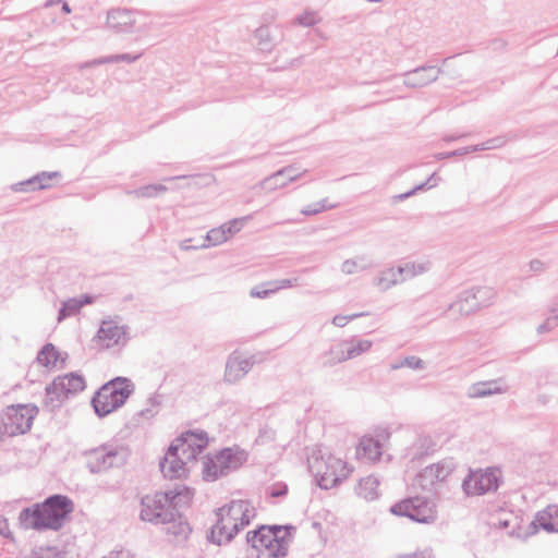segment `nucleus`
<instances>
[{
	"mask_svg": "<svg viewBox=\"0 0 558 558\" xmlns=\"http://www.w3.org/2000/svg\"><path fill=\"white\" fill-rule=\"evenodd\" d=\"M435 177H436V173H433L425 182L414 186L413 189H411L410 191H408L405 193L395 195L392 197L393 203L404 201V199L409 198L410 196L414 195L417 191L432 187L433 185L429 183L433 179H435Z\"/></svg>",
	"mask_w": 558,
	"mask_h": 558,
	"instance_id": "nucleus-40",
	"label": "nucleus"
},
{
	"mask_svg": "<svg viewBox=\"0 0 558 558\" xmlns=\"http://www.w3.org/2000/svg\"><path fill=\"white\" fill-rule=\"evenodd\" d=\"M94 301L95 296L92 294L86 293L81 295V298L78 299L80 308H82L84 305L94 303Z\"/></svg>",
	"mask_w": 558,
	"mask_h": 558,
	"instance_id": "nucleus-62",
	"label": "nucleus"
},
{
	"mask_svg": "<svg viewBox=\"0 0 558 558\" xmlns=\"http://www.w3.org/2000/svg\"><path fill=\"white\" fill-rule=\"evenodd\" d=\"M135 386L128 377L117 376L101 385L90 399V405L99 418H104L125 404Z\"/></svg>",
	"mask_w": 558,
	"mask_h": 558,
	"instance_id": "nucleus-4",
	"label": "nucleus"
},
{
	"mask_svg": "<svg viewBox=\"0 0 558 558\" xmlns=\"http://www.w3.org/2000/svg\"><path fill=\"white\" fill-rule=\"evenodd\" d=\"M288 485L283 482H277L271 486V497H284L288 494Z\"/></svg>",
	"mask_w": 558,
	"mask_h": 558,
	"instance_id": "nucleus-53",
	"label": "nucleus"
},
{
	"mask_svg": "<svg viewBox=\"0 0 558 558\" xmlns=\"http://www.w3.org/2000/svg\"><path fill=\"white\" fill-rule=\"evenodd\" d=\"M296 527L292 524H259L246 533V544L256 550V558H284Z\"/></svg>",
	"mask_w": 558,
	"mask_h": 558,
	"instance_id": "nucleus-3",
	"label": "nucleus"
},
{
	"mask_svg": "<svg viewBox=\"0 0 558 558\" xmlns=\"http://www.w3.org/2000/svg\"><path fill=\"white\" fill-rule=\"evenodd\" d=\"M177 446V453L186 466L189 461L204 451L208 445V435L205 430H186L178 436L170 446Z\"/></svg>",
	"mask_w": 558,
	"mask_h": 558,
	"instance_id": "nucleus-12",
	"label": "nucleus"
},
{
	"mask_svg": "<svg viewBox=\"0 0 558 558\" xmlns=\"http://www.w3.org/2000/svg\"><path fill=\"white\" fill-rule=\"evenodd\" d=\"M215 453L216 461L219 463L220 474H222V476H227L239 470L248 458V453L239 446L225 447Z\"/></svg>",
	"mask_w": 558,
	"mask_h": 558,
	"instance_id": "nucleus-14",
	"label": "nucleus"
},
{
	"mask_svg": "<svg viewBox=\"0 0 558 558\" xmlns=\"http://www.w3.org/2000/svg\"><path fill=\"white\" fill-rule=\"evenodd\" d=\"M37 175L39 177V180H41V179L51 180L54 178H61V172H59V171H52V172L43 171L41 173H38Z\"/></svg>",
	"mask_w": 558,
	"mask_h": 558,
	"instance_id": "nucleus-63",
	"label": "nucleus"
},
{
	"mask_svg": "<svg viewBox=\"0 0 558 558\" xmlns=\"http://www.w3.org/2000/svg\"><path fill=\"white\" fill-rule=\"evenodd\" d=\"M168 187L163 184H148L141 187H137L133 191L128 192L138 198H150L155 197L160 193H165Z\"/></svg>",
	"mask_w": 558,
	"mask_h": 558,
	"instance_id": "nucleus-35",
	"label": "nucleus"
},
{
	"mask_svg": "<svg viewBox=\"0 0 558 558\" xmlns=\"http://www.w3.org/2000/svg\"><path fill=\"white\" fill-rule=\"evenodd\" d=\"M511 137L508 135H498L486 141V144L490 149H496L505 146Z\"/></svg>",
	"mask_w": 558,
	"mask_h": 558,
	"instance_id": "nucleus-49",
	"label": "nucleus"
},
{
	"mask_svg": "<svg viewBox=\"0 0 558 558\" xmlns=\"http://www.w3.org/2000/svg\"><path fill=\"white\" fill-rule=\"evenodd\" d=\"M126 333L128 326H119L113 320H102L97 331V338L106 342L107 348H111L121 343L125 344L128 341L125 338Z\"/></svg>",
	"mask_w": 558,
	"mask_h": 558,
	"instance_id": "nucleus-18",
	"label": "nucleus"
},
{
	"mask_svg": "<svg viewBox=\"0 0 558 558\" xmlns=\"http://www.w3.org/2000/svg\"><path fill=\"white\" fill-rule=\"evenodd\" d=\"M493 296L494 291L488 287H474L464 290L460 292L456 301L449 305L448 312L454 317L469 316L482 307L489 306Z\"/></svg>",
	"mask_w": 558,
	"mask_h": 558,
	"instance_id": "nucleus-9",
	"label": "nucleus"
},
{
	"mask_svg": "<svg viewBox=\"0 0 558 558\" xmlns=\"http://www.w3.org/2000/svg\"><path fill=\"white\" fill-rule=\"evenodd\" d=\"M466 154H468L466 147H461V148H457L451 151L438 153L435 155V157L438 160H442V159H447V158H451V157L464 156Z\"/></svg>",
	"mask_w": 558,
	"mask_h": 558,
	"instance_id": "nucleus-51",
	"label": "nucleus"
},
{
	"mask_svg": "<svg viewBox=\"0 0 558 558\" xmlns=\"http://www.w3.org/2000/svg\"><path fill=\"white\" fill-rule=\"evenodd\" d=\"M106 25L117 34H132L141 32V28L136 27L135 12L125 8L109 10L107 13Z\"/></svg>",
	"mask_w": 558,
	"mask_h": 558,
	"instance_id": "nucleus-13",
	"label": "nucleus"
},
{
	"mask_svg": "<svg viewBox=\"0 0 558 558\" xmlns=\"http://www.w3.org/2000/svg\"><path fill=\"white\" fill-rule=\"evenodd\" d=\"M143 53L132 54V53H119V62L133 63L137 61Z\"/></svg>",
	"mask_w": 558,
	"mask_h": 558,
	"instance_id": "nucleus-58",
	"label": "nucleus"
},
{
	"mask_svg": "<svg viewBox=\"0 0 558 558\" xmlns=\"http://www.w3.org/2000/svg\"><path fill=\"white\" fill-rule=\"evenodd\" d=\"M367 315V313H354L352 315L343 316V315H336L332 318V324L337 327H343L348 324L349 320H353L357 317H362Z\"/></svg>",
	"mask_w": 558,
	"mask_h": 558,
	"instance_id": "nucleus-48",
	"label": "nucleus"
},
{
	"mask_svg": "<svg viewBox=\"0 0 558 558\" xmlns=\"http://www.w3.org/2000/svg\"><path fill=\"white\" fill-rule=\"evenodd\" d=\"M177 446H169L165 457L159 462L160 471L163 477L169 480L186 478L189 474L187 468L177 453Z\"/></svg>",
	"mask_w": 558,
	"mask_h": 558,
	"instance_id": "nucleus-16",
	"label": "nucleus"
},
{
	"mask_svg": "<svg viewBox=\"0 0 558 558\" xmlns=\"http://www.w3.org/2000/svg\"><path fill=\"white\" fill-rule=\"evenodd\" d=\"M275 438H276V430L269 426H264V427L259 428L256 441L259 444H266V442L275 440Z\"/></svg>",
	"mask_w": 558,
	"mask_h": 558,
	"instance_id": "nucleus-47",
	"label": "nucleus"
},
{
	"mask_svg": "<svg viewBox=\"0 0 558 558\" xmlns=\"http://www.w3.org/2000/svg\"><path fill=\"white\" fill-rule=\"evenodd\" d=\"M246 506H251L248 500H232L230 504L218 508L216 514H223L229 521H238Z\"/></svg>",
	"mask_w": 558,
	"mask_h": 558,
	"instance_id": "nucleus-27",
	"label": "nucleus"
},
{
	"mask_svg": "<svg viewBox=\"0 0 558 558\" xmlns=\"http://www.w3.org/2000/svg\"><path fill=\"white\" fill-rule=\"evenodd\" d=\"M403 366H407L412 369H424L425 362L417 356L411 355L405 356L400 363L392 365V368L397 369Z\"/></svg>",
	"mask_w": 558,
	"mask_h": 558,
	"instance_id": "nucleus-42",
	"label": "nucleus"
},
{
	"mask_svg": "<svg viewBox=\"0 0 558 558\" xmlns=\"http://www.w3.org/2000/svg\"><path fill=\"white\" fill-rule=\"evenodd\" d=\"M217 521L216 523L210 527V530L207 533V541L215 544V545H222L223 543V536H227V533L229 532L228 526L223 523L225 515L223 514H216Z\"/></svg>",
	"mask_w": 558,
	"mask_h": 558,
	"instance_id": "nucleus-28",
	"label": "nucleus"
},
{
	"mask_svg": "<svg viewBox=\"0 0 558 558\" xmlns=\"http://www.w3.org/2000/svg\"><path fill=\"white\" fill-rule=\"evenodd\" d=\"M356 263L352 259H347L342 263L341 270L344 274L351 275L356 271Z\"/></svg>",
	"mask_w": 558,
	"mask_h": 558,
	"instance_id": "nucleus-57",
	"label": "nucleus"
},
{
	"mask_svg": "<svg viewBox=\"0 0 558 558\" xmlns=\"http://www.w3.org/2000/svg\"><path fill=\"white\" fill-rule=\"evenodd\" d=\"M319 19L314 12H305L295 17V23L301 26L311 27L318 23Z\"/></svg>",
	"mask_w": 558,
	"mask_h": 558,
	"instance_id": "nucleus-45",
	"label": "nucleus"
},
{
	"mask_svg": "<svg viewBox=\"0 0 558 558\" xmlns=\"http://www.w3.org/2000/svg\"><path fill=\"white\" fill-rule=\"evenodd\" d=\"M255 38L258 40V44L262 46V49H269L270 45V32L267 26L258 27L254 33Z\"/></svg>",
	"mask_w": 558,
	"mask_h": 558,
	"instance_id": "nucleus-44",
	"label": "nucleus"
},
{
	"mask_svg": "<svg viewBox=\"0 0 558 558\" xmlns=\"http://www.w3.org/2000/svg\"><path fill=\"white\" fill-rule=\"evenodd\" d=\"M252 359H241L239 352L233 351L227 360L225 369V381L234 384L243 378L253 367Z\"/></svg>",
	"mask_w": 558,
	"mask_h": 558,
	"instance_id": "nucleus-17",
	"label": "nucleus"
},
{
	"mask_svg": "<svg viewBox=\"0 0 558 558\" xmlns=\"http://www.w3.org/2000/svg\"><path fill=\"white\" fill-rule=\"evenodd\" d=\"M193 498V490L186 485H175L173 489L156 492L141 498L142 521L153 524H166L179 515L182 507H187Z\"/></svg>",
	"mask_w": 558,
	"mask_h": 558,
	"instance_id": "nucleus-2",
	"label": "nucleus"
},
{
	"mask_svg": "<svg viewBox=\"0 0 558 558\" xmlns=\"http://www.w3.org/2000/svg\"><path fill=\"white\" fill-rule=\"evenodd\" d=\"M344 344L341 342L331 345V348L319 356L322 367H332L341 362L349 360L345 354Z\"/></svg>",
	"mask_w": 558,
	"mask_h": 558,
	"instance_id": "nucleus-22",
	"label": "nucleus"
},
{
	"mask_svg": "<svg viewBox=\"0 0 558 558\" xmlns=\"http://www.w3.org/2000/svg\"><path fill=\"white\" fill-rule=\"evenodd\" d=\"M168 524L169 526L167 527V533L173 536V542L177 544L184 543L192 533V527L186 517L180 511L179 515Z\"/></svg>",
	"mask_w": 558,
	"mask_h": 558,
	"instance_id": "nucleus-20",
	"label": "nucleus"
},
{
	"mask_svg": "<svg viewBox=\"0 0 558 558\" xmlns=\"http://www.w3.org/2000/svg\"><path fill=\"white\" fill-rule=\"evenodd\" d=\"M395 271L398 275L400 283L412 279L416 275L423 274L426 270V267L423 264H414V263H404L403 265H398L395 267Z\"/></svg>",
	"mask_w": 558,
	"mask_h": 558,
	"instance_id": "nucleus-29",
	"label": "nucleus"
},
{
	"mask_svg": "<svg viewBox=\"0 0 558 558\" xmlns=\"http://www.w3.org/2000/svg\"><path fill=\"white\" fill-rule=\"evenodd\" d=\"M228 240L226 225L218 228H213L206 234L205 242L198 247L217 246Z\"/></svg>",
	"mask_w": 558,
	"mask_h": 558,
	"instance_id": "nucleus-33",
	"label": "nucleus"
},
{
	"mask_svg": "<svg viewBox=\"0 0 558 558\" xmlns=\"http://www.w3.org/2000/svg\"><path fill=\"white\" fill-rule=\"evenodd\" d=\"M537 522L542 530L548 533H558V522L553 520L550 512H538Z\"/></svg>",
	"mask_w": 558,
	"mask_h": 558,
	"instance_id": "nucleus-38",
	"label": "nucleus"
},
{
	"mask_svg": "<svg viewBox=\"0 0 558 558\" xmlns=\"http://www.w3.org/2000/svg\"><path fill=\"white\" fill-rule=\"evenodd\" d=\"M398 558H432V556L426 555L425 553H413V554L398 555Z\"/></svg>",
	"mask_w": 558,
	"mask_h": 558,
	"instance_id": "nucleus-64",
	"label": "nucleus"
},
{
	"mask_svg": "<svg viewBox=\"0 0 558 558\" xmlns=\"http://www.w3.org/2000/svg\"><path fill=\"white\" fill-rule=\"evenodd\" d=\"M501 392L502 388L498 385V380H488L471 385L468 396L470 398H485Z\"/></svg>",
	"mask_w": 558,
	"mask_h": 558,
	"instance_id": "nucleus-24",
	"label": "nucleus"
},
{
	"mask_svg": "<svg viewBox=\"0 0 558 558\" xmlns=\"http://www.w3.org/2000/svg\"><path fill=\"white\" fill-rule=\"evenodd\" d=\"M379 481L373 475L361 478L355 487L357 496L366 500H375L378 497Z\"/></svg>",
	"mask_w": 558,
	"mask_h": 558,
	"instance_id": "nucleus-25",
	"label": "nucleus"
},
{
	"mask_svg": "<svg viewBox=\"0 0 558 558\" xmlns=\"http://www.w3.org/2000/svg\"><path fill=\"white\" fill-rule=\"evenodd\" d=\"M85 388V378L76 372L57 376L51 384L45 388V407L49 408L50 411H54L60 408L70 396L82 392Z\"/></svg>",
	"mask_w": 558,
	"mask_h": 558,
	"instance_id": "nucleus-6",
	"label": "nucleus"
},
{
	"mask_svg": "<svg viewBox=\"0 0 558 558\" xmlns=\"http://www.w3.org/2000/svg\"><path fill=\"white\" fill-rule=\"evenodd\" d=\"M202 475L203 480L206 482H215L223 477L222 474H220L219 463L216 461V453H208L203 458Z\"/></svg>",
	"mask_w": 558,
	"mask_h": 558,
	"instance_id": "nucleus-26",
	"label": "nucleus"
},
{
	"mask_svg": "<svg viewBox=\"0 0 558 558\" xmlns=\"http://www.w3.org/2000/svg\"><path fill=\"white\" fill-rule=\"evenodd\" d=\"M243 529H244V526L240 525V522L233 521L232 527L227 533L225 543L226 544L230 543Z\"/></svg>",
	"mask_w": 558,
	"mask_h": 558,
	"instance_id": "nucleus-54",
	"label": "nucleus"
},
{
	"mask_svg": "<svg viewBox=\"0 0 558 558\" xmlns=\"http://www.w3.org/2000/svg\"><path fill=\"white\" fill-rule=\"evenodd\" d=\"M395 269V267H391L384 270L380 277L376 280V286L380 290L386 291L392 286L400 283L398 275L396 274Z\"/></svg>",
	"mask_w": 558,
	"mask_h": 558,
	"instance_id": "nucleus-37",
	"label": "nucleus"
},
{
	"mask_svg": "<svg viewBox=\"0 0 558 558\" xmlns=\"http://www.w3.org/2000/svg\"><path fill=\"white\" fill-rule=\"evenodd\" d=\"M418 448L413 454V459H420L424 456L429 454V452L434 451L435 442L428 436L420 437L418 439Z\"/></svg>",
	"mask_w": 558,
	"mask_h": 558,
	"instance_id": "nucleus-39",
	"label": "nucleus"
},
{
	"mask_svg": "<svg viewBox=\"0 0 558 558\" xmlns=\"http://www.w3.org/2000/svg\"><path fill=\"white\" fill-rule=\"evenodd\" d=\"M35 556V558H63L53 547L40 548Z\"/></svg>",
	"mask_w": 558,
	"mask_h": 558,
	"instance_id": "nucleus-52",
	"label": "nucleus"
},
{
	"mask_svg": "<svg viewBox=\"0 0 558 558\" xmlns=\"http://www.w3.org/2000/svg\"><path fill=\"white\" fill-rule=\"evenodd\" d=\"M84 456L86 457V468L93 474L122 466L128 458L126 450L123 447L108 445L86 450Z\"/></svg>",
	"mask_w": 558,
	"mask_h": 558,
	"instance_id": "nucleus-10",
	"label": "nucleus"
},
{
	"mask_svg": "<svg viewBox=\"0 0 558 558\" xmlns=\"http://www.w3.org/2000/svg\"><path fill=\"white\" fill-rule=\"evenodd\" d=\"M38 411L35 404H12L7 407L1 416L0 432L2 436L14 437L31 430Z\"/></svg>",
	"mask_w": 558,
	"mask_h": 558,
	"instance_id": "nucleus-7",
	"label": "nucleus"
},
{
	"mask_svg": "<svg viewBox=\"0 0 558 558\" xmlns=\"http://www.w3.org/2000/svg\"><path fill=\"white\" fill-rule=\"evenodd\" d=\"M278 288H274V286H268V282L262 283L251 289L250 295L252 298L266 299L270 294L276 293Z\"/></svg>",
	"mask_w": 558,
	"mask_h": 558,
	"instance_id": "nucleus-41",
	"label": "nucleus"
},
{
	"mask_svg": "<svg viewBox=\"0 0 558 558\" xmlns=\"http://www.w3.org/2000/svg\"><path fill=\"white\" fill-rule=\"evenodd\" d=\"M300 174L292 166L284 167L263 180L262 186L265 190L284 187L289 182L296 180Z\"/></svg>",
	"mask_w": 558,
	"mask_h": 558,
	"instance_id": "nucleus-19",
	"label": "nucleus"
},
{
	"mask_svg": "<svg viewBox=\"0 0 558 558\" xmlns=\"http://www.w3.org/2000/svg\"><path fill=\"white\" fill-rule=\"evenodd\" d=\"M356 451L359 456L376 461L379 460L383 454V444L379 439L364 436L360 440Z\"/></svg>",
	"mask_w": 558,
	"mask_h": 558,
	"instance_id": "nucleus-21",
	"label": "nucleus"
},
{
	"mask_svg": "<svg viewBox=\"0 0 558 558\" xmlns=\"http://www.w3.org/2000/svg\"><path fill=\"white\" fill-rule=\"evenodd\" d=\"M307 464L308 471L322 489L333 488L347 477V474L343 473L347 463L332 454L325 458L320 449L313 451L307 458Z\"/></svg>",
	"mask_w": 558,
	"mask_h": 558,
	"instance_id": "nucleus-5",
	"label": "nucleus"
},
{
	"mask_svg": "<svg viewBox=\"0 0 558 558\" xmlns=\"http://www.w3.org/2000/svg\"><path fill=\"white\" fill-rule=\"evenodd\" d=\"M434 471L437 475V480L439 483H442L447 480V477L456 470L457 462L453 458H445L441 461L432 464Z\"/></svg>",
	"mask_w": 558,
	"mask_h": 558,
	"instance_id": "nucleus-32",
	"label": "nucleus"
},
{
	"mask_svg": "<svg viewBox=\"0 0 558 558\" xmlns=\"http://www.w3.org/2000/svg\"><path fill=\"white\" fill-rule=\"evenodd\" d=\"M301 213L305 216H313V215H317L320 213V209L318 207V204L315 203V204H310L307 206H305Z\"/></svg>",
	"mask_w": 558,
	"mask_h": 558,
	"instance_id": "nucleus-60",
	"label": "nucleus"
},
{
	"mask_svg": "<svg viewBox=\"0 0 558 558\" xmlns=\"http://www.w3.org/2000/svg\"><path fill=\"white\" fill-rule=\"evenodd\" d=\"M342 343L344 344L343 347L345 350L347 357L349 360L361 355L362 353L368 351L372 347V341H369V340L354 341L352 339V340H344V341H342Z\"/></svg>",
	"mask_w": 558,
	"mask_h": 558,
	"instance_id": "nucleus-31",
	"label": "nucleus"
},
{
	"mask_svg": "<svg viewBox=\"0 0 558 558\" xmlns=\"http://www.w3.org/2000/svg\"><path fill=\"white\" fill-rule=\"evenodd\" d=\"M117 62H119V53L100 57V58H96V59L83 62L82 64H80V70H84V69H88V68L97 66V65H101V64H107V63H117Z\"/></svg>",
	"mask_w": 558,
	"mask_h": 558,
	"instance_id": "nucleus-43",
	"label": "nucleus"
},
{
	"mask_svg": "<svg viewBox=\"0 0 558 558\" xmlns=\"http://www.w3.org/2000/svg\"><path fill=\"white\" fill-rule=\"evenodd\" d=\"M390 512L417 523H430L435 520L433 505L426 497L415 496L402 499L390 507Z\"/></svg>",
	"mask_w": 558,
	"mask_h": 558,
	"instance_id": "nucleus-11",
	"label": "nucleus"
},
{
	"mask_svg": "<svg viewBox=\"0 0 558 558\" xmlns=\"http://www.w3.org/2000/svg\"><path fill=\"white\" fill-rule=\"evenodd\" d=\"M250 507L251 506H246V508L244 509V511L241 513L240 518L238 519V522H240V525H243L244 527L250 525L251 519L253 517L250 514Z\"/></svg>",
	"mask_w": 558,
	"mask_h": 558,
	"instance_id": "nucleus-59",
	"label": "nucleus"
},
{
	"mask_svg": "<svg viewBox=\"0 0 558 558\" xmlns=\"http://www.w3.org/2000/svg\"><path fill=\"white\" fill-rule=\"evenodd\" d=\"M248 218L250 217L234 218V219L230 220L229 222L225 223L227 235L229 236V235H233V234L238 233L242 229V227L244 226V222Z\"/></svg>",
	"mask_w": 558,
	"mask_h": 558,
	"instance_id": "nucleus-46",
	"label": "nucleus"
},
{
	"mask_svg": "<svg viewBox=\"0 0 558 558\" xmlns=\"http://www.w3.org/2000/svg\"><path fill=\"white\" fill-rule=\"evenodd\" d=\"M442 72L441 68L421 65L403 74V84L409 88L424 87L436 82Z\"/></svg>",
	"mask_w": 558,
	"mask_h": 558,
	"instance_id": "nucleus-15",
	"label": "nucleus"
},
{
	"mask_svg": "<svg viewBox=\"0 0 558 558\" xmlns=\"http://www.w3.org/2000/svg\"><path fill=\"white\" fill-rule=\"evenodd\" d=\"M0 535L13 543L15 542L14 535L10 530L9 521L4 517L0 519Z\"/></svg>",
	"mask_w": 558,
	"mask_h": 558,
	"instance_id": "nucleus-50",
	"label": "nucleus"
},
{
	"mask_svg": "<svg viewBox=\"0 0 558 558\" xmlns=\"http://www.w3.org/2000/svg\"><path fill=\"white\" fill-rule=\"evenodd\" d=\"M415 483L424 490L432 492L435 484L439 483L433 465L424 468L415 477Z\"/></svg>",
	"mask_w": 558,
	"mask_h": 558,
	"instance_id": "nucleus-30",
	"label": "nucleus"
},
{
	"mask_svg": "<svg viewBox=\"0 0 558 558\" xmlns=\"http://www.w3.org/2000/svg\"><path fill=\"white\" fill-rule=\"evenodd\" d=\"M502 483L504 478L499 468L490 466L485 470H470L462 482V489L466 496H483L497 492Z\"/></svg>",
	"mask_w": 558,
	"mask_h": 558,
	"instance_id": "nucleus-8",
	"label": "nucleus"
},
{
	"mask_svg": "<svg viewBox=\"0 0 558 558\" xmlns=\"http://www.w3.org/2000/svg\"><path fill=\"white\" fill-rule=\"evenodd\" d=\"M466 150H468V154H470V153H476V151H482V150H489V148H488L486 142H484L481 144L466 146Z\"/></svg>",
	"mask_w": 558,
	"mask_h": 558,
	"instance_id": "nucleus-61",
	"label": "nucleus"
},
{
	"mask_svg": "<svg viewBox=\"0 0 558 558\" xmlns=\"http://www.w3.org/2000/svg\"><path fill=\"white\" fill-rule=\"evenodd\" d=\"M296 279H281L277 281H269L268 286H274V288H278V291L283 288H289L293 286Z\"/></svg>",
	"mask_w": 558,
	"mask_h": 558,
	"instance_id": "nucleus-56",
	"label": "nucleus"
},
{
	"mask_svg": "<svg viewBox=\"0 0 558 558\" xmlns=\"http://www.w3.org/2000/svg\"><path fill=\"white\" fill-rule=\"evenodd\" d=\"M81 311L78 299L72 298L62 302L61 307L58 311V322H62L68 317L76 315Z\"/></svg>",
	"mask_w": 558,
	"mask_h": 558,
	"instance_id": "nucleus-36",
	"label": "nucleus"
},
{
	"mask_svg": "<svg viewBox=\"0 0 558 558\" xmlns=\"http://www.w3.org/2000/svg\"><path fill=\"white\" fill-rule=\"evenodd\" d=\"M61 357V352L57 349V347L48 342L41 347L38 351L36 361L48 369H52L57 366L58 361Z\"/></svg>",
	"mask_w": 558,
	"mask_h": 558,
	"instance_id": "nucleus-23",
	"label": "nucleus"
},
{
	"mask_svg": "<svg viewBox=\"0 0 558 558\" xmlns=\"http://www.w3.org/2000/svg\"><path fill=\"white\" fill-rule=\"evenodd\" d=\"M557 326V320L554 318V316L548 317L543 324H541L537 327L538 333L547 332L551 329H554Z\"/></svg>",
	"mask_w": 558,
	"mask_h": 558,
	"instance_id": "nucleus-55",
	"label": "nucleus"
},
{
	"mask_svg": "<svg viewBox=\"0 0 558 558\" xmlns=\"http://www.w3.org/2000/svg\"><path fill=\"white\" fill-rule=\"evenodd\" d=\"M50 187L49 183H41L39 177L36 174L27 180L15 183L11 186L14 192H31L37 190H45Z\"/></svg>",
	"mask_w": 558,
	"mask_h": 558,
	"instance_id": "nucleus-34",
	"label": "nucleus"
},
{
	"mask_svg": "<svg viewBox=\"0 0 558 558\" xmlns=\"http://www.w3.org/2000/svg\"><path fill=\"white\" fill-rule=\"evenodd\" d=\"M74 510L73 500L66 495L53 494L40 502L23 508L17 517L21 530L36 532L60 531Z\"/></svg>",
	"mask_w": 558,
	"mask_h": 558,
	"instance_id": "nucleus-1",
	"label": "nucleus"
}]
</instances>
